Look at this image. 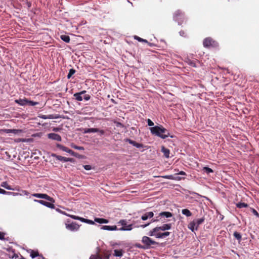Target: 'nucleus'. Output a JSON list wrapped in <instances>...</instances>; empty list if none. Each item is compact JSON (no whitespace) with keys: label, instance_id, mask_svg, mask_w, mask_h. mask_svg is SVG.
Listing matches in <instances>:
<instances>
[{"label":"nucleus","instance_id":"51","mask_svg":"<svg viewBox=\"0 0 259 259\" xmlns=\"http://www.w3.org/2000/svg\"><path fill=\"white\" fill-rule=\"evenodd\" d=\"M115 125L117 127H124V125L123 124H122L121 122H115Z\"/></svg>","mask_w":259,"mask_h":259},{"label":"nucleus","instance_id":"16","mask_svg":"<svg viewBox=\"0 0 259 259\" xmlns=\"http://www.w3.org/2000/svg\"><path fill=\"white\" fill-rule=\"evenodd\" d=\"M159 231H164L166 230H170L171 228V224H165L160 227H157Z\"/></svg>","mask_w":259,"mask_h":259},{"label":"nucleus","instance_id":"23","mask_svg":"<svg viewBox=\"0 0 259 259\" xmlns=\"http://www.w3.org/2000/svg\"><path fill=\"white\" fill-rule=\"evenodd\" d=\"M170 234V232H165L163 233L157 232L156 234V238H163L167 236H168Z\"/></svg>","mask_w":259,"mask_h":259},{"label":"nucleus","instance_id":"60","mask_svg":"<svg viewBox=\"0 0 259 259\" xmlns=\"http://www.w3.org/2000/svg\"><path fill=\"white\" fill-rule=\"evenodd\" d=\"M66 215L68 216V217H69L71 218L72 219H74V220L75 216V215H70V214H67V213H66Z\"/></svg>","mask_w":259,"mask_h":259},{"label":"nucleus","instance_id":"59","mask_svg":"<svg viewBox=\"0 0 259 259\" xmlns=\"http://www.w3.org/2000/svg\"><path fill=\"white\" fill-rule=\"evenodd\" d=\"M86 219L80 217L79 221L81 222L85 223Z\"/></svg>","mask_w":259,"mask_h":259},{"label":"nucleus","instance_id":"55","mask_svg":"<svg viewBox=\"0 0 259 259\" xmlns=\"http://www.w3.org/2000/svg\"><path fill=\"white\" fill-rule=\"evenodd\" d=\"M56 210L60 213H61L64 215H66V213L65 212V211H62L61 210H60V209L59 208H56Z\"/></svg>","mask_w":259,"mask_h":259},{"label":"nucleus","instance_id":"36","mask_svg":"<svg viewBox=\"0 0 259 259\" xmlns=\"http://www.w3.org/2000/svg\"><path fill=\"white\" fill-rule=\"evenodd\" d=\"M203 171L204 173H206V174H209L210 173H212L213 172V170L207 167V166H205L203 168Z\"/></svg>","mask_w":259,"mask_h":259},{"label":"nucleus","instance_id":"38","mask_svg":"<svg viewBox=\"0 0 259 259\" xmlns=\"http://www.w3.org/2000/svg\"><path fill=\"white\" fill-rule=\"evenodd\" d=\"M89 259H102V257L98 254H91Z\"/></svg>","mask_w":259,"mask_h":259},{"label":"nucleus","instance_id":"37","mask_svg":"<svg viewBox=\"0 0 259 259\" xmlns=\"http://www.w3.org/2000/svg\"><path fill=\"white\" fill-rule=\"evenodd\" d=\"M76 71L74 69L71 68L69 70V72L67 74V77L69 79L71 76L75 73Z\"/></svg>","mask_w":259,"mask_h":259},{"label":"nucleus","instance_id":"10","mask_svg":"<svg viewBox=\"0 0 259 259\" xmlns=\"http://www.w3.org/2000/svg\"><path fill=\"white\" fill-rule=\"evenodd\" d=\"M33 201H34V202L41 204V205H43L48 208H50L52 209H55V206L54 204H53L54 202H49L46 201L45 200H38V199H34Z\"/></svg>","mask_w":259,"mask_h":259},{"label":"nucleus","instance_id":"19","mask_svg":"<svg viewBox=\"0 0 259 259\" xmlns=\"http://www.w3.org/2000/svg\"><path fill=\"white\" fill-rule=\"evenodd\" d=\"M159 216L162 218H168L172 216V213L169 211H162L159 213Z\"/></svg>","mask_w":259,"mask_h":259},{"label":"nucleus","instance_id":"26","mask_svg":"<svg viewBox=\"0 0 259 259\" xmlns=\"http://www.w3.org/2000/svg\"><path fill=\"white\" fill-rule=\"evenodd\" d=\"M161 152L163 153L164 156L166 158H169V153L170 151L167 148H165L164 147L162 146L161 148Z\"/></svg>","mask_w":259,"mask_h":259},{"label":"nucleus","instance_id":"58","mask_svg":"<svg viewBox=\"0 0 259 259\" xmlns=\"http://www.w3.org/2000/svg\"><path fill=\"white\" fill-rule=\"evenodd\" d=\"M180 35L182 36H185V32L183 30H181L179 32Z\"/></svg>","mask_w":259,"mask_h":259},{"label":"nucleus","instance_id":"40","mask_svg":"<svg viewBox=\"0 0 259 259\" xmlns=\"http://www.w3.org/2000/svg\"><path fill=\"white\" fill-rule=\"evenodd\" d=\"M134 246L137 247V248H140V249H146V247H145V244H144L143 245H141V244L140 243H136L135 245H134Z\"/></svg>","mask_w":259,"mask_h":259},{"label":"nucleus","instance_id":"61","mask_svg":"<svg viewBox=\"0 0 259 259\" xmlns=\"http://www.w3.org/2000/svg\"><path fill=\"white\" fill-rule=\"evenodd\" d=\"M159 221V219H152L151 220V221L150 223H151L152 222H158Z\"/></svg>","mask_w":259,"mask_h":259},{"label":"nucleus","instance_id":"45","mask_svg":"<svg viewBox=\"0 0 259 259\" xmlns=\"http://www.w3.org/2000/svg\"><path fill=\"white\" fill-rule=\"evenodd\" d=\"M95 220L93 221L91 220L87 219L85 220V223L90 224V225H95Z\"/></svg>","mask_w":259,"mask_h":259},{"label":"nucleus","instance_id":"62","mask_svg":"<svg viewBox=\"0 0 259 259\" xmlns=\"http://www.w3.org/2000/svg\"><path fill=\"white\" fill-rule=\"evenodd\" d=\"M27 6L28 8H30L31 6V3L30 2H27Z\"/></svg>","mask_w":259,"mask_h":259},{"label":"nucleus","instance_id":"18","mask_svg":"<svg viewBox=\"0 0 259 259\" xmlns=\"http://www.w3.org/2000/svg\"><path fill=\"white\" fill-rule=\"evenodd\" d=\"M6 133H13L15 135H18L22 133V130L19 129H7L5 130Z\"/></svg>","mask_w":259,"mask_h":259},{"label":"nucleus","instance_id":"64","mask_svg":"<svg viewBox=\"0 0 259 259\" xmlns=\"http://www.w3.org/2000/svg\"><path fill=\"white\" fill-rule=\"evenodd\" d=\"M39 257H40L39 259H46L42 255H39Z\"/></svg>","mask_w":259,"mask_h":259},{"label":"nucleus","instance_id":"17","mask_svg":"<svg viewBox=\"0 0 259 259\" xmlns=\"http://www.w3.org/2000/svg\"><path fill=\"white\" fill-rule=\"evenodd\" d=\"M15 102L19 105L25 106L27 105L28 100L26 98L24 99H19L15 100Z\"/></svg>","mask_w":259,"mask_h":259},{"label":"nucleus","instance_id":"44","mask_svg":"<svg viewBox=\"0 0 259 259\" xmlns=\"http://www.w3.org/2000/svg\"><path fill=\"white\" fill-rule=\"evenodd\" d=\"M146 121L148 126L153 127L154 122L150 119H147Z\"/></svg>","mask_w":259,"mask_h":259},{"label":"nucleus","instance_id":"28","mask_svg":"<svg viewBox=\"0 0 259 259\" xmlns=\"http://www.w3.org/2000/svg\"><path fill=\"white\" fill-rule=\"evenodd\" d=\"M182 213L187 217H191L192 214V212L187 208L183 209L182 210Z\"/></svg>","mask_w":259,"mask_h":259},{"label":"nucleus","instance_id":"14","mask_svg":"<svg viewBox=\"0 0 259 259\" xmlns=\"http://www.w3.org/2000/svg\"><path fill=\"white\" fill-rule=\"evenodd\" d=\"M38 117L41 119H59L61 117L59 114L39 115Z\"/></svg>","mask_w":259,"mask_h":259},{"label":"nucleus","instance_id":"3","mask_svg":"<svg viewBox=\"0 0 259 259\" xmlns=\"http://www.w3.org/2000/svg\"><path fill=\"white\" fill-rule=\"evenodd\" d=\"M142 242L145 244V247L146 249L150 248H154V245H158L159 243L154 240H152L151 238L144 236L142 238Z\"/></svg>","mask_w":259,"mask_h":259},{"label":"nucleus","instance_id":"8","mask_svg":"<svg viewBox=\"0 0 259 259\" xmlns=\"http://www.w3.org/2000/svg\"><path fill=\"white\" fill-rule=\"evenodd\" d=\"M124 141L126 142H128L129 144L132 145L133 146L136 147L138 149L142 148L143 149L140 150L141 152H143L145 150V149H144L143 148L146 147V146H144L143 144L138 143L136 141L132 140L129 138L124 139Z\"/></svg>","mask_w":259,"mask_h":259},{"label":"nucleus","instance_id":"4","mask_svg":"<svg viewBox=\"0 0 259 259\" xmlns=\"http://www.w3.org/2000/svg\"><path fill=\"white\" fill-rule=\"evenodd\" d=\"M173 19L181 25L186 19L184 14L180 10H177L174 14Z\"/></svg>","mask_w":259,"mask_h":259},{"label":"nucleus","instance_id":"41","mask_svg":"<svg viewBox=\"0 0 259 259\" xmlns=\"http://www.w3.org/2000/svg\"><path fill=\"white\" fill-rule=\"evenodd\" d=\"M71 147L73 148L76 149V150H84V148L82 146H78L75 145H72Z\"/></svg>","mask_w":259,"mask_h":259},{"label":"nucleus","instance_id":"63","mask_svg":"<svg viewBox=\"0 0 259 259\" xmlns=\"http://www.w3.org/2000/svg\"><path fill=\"white\" fill-rule=\"evenodd\" d=\"M72 156H75L76 157H79V155H78V154L75 152H74V155H73Z\"/></svg>","mask_w":259,"mask_h":259},{"label":"nucleus","instance_id":"11","mask_svg":"<svg viewBox=\"0 0 259 259\" xmlns=\"http://www.w3.org/2000/svg\"><path fill=\"white\" fill-rule=\"evenodd\" d=\"M66 228L71 231H77L79 228V225L76 222H72L70 224H66Z\"/></svg>","mask_w":259,"mask_h":259},{"label":"nucleus","instance_id":"48","mask_svg":"<svg viewBox=\"0 0 259 259\" xmlns=\"http://www.w3.org/2000/svg\"><path fill=\"white\" fill-rule=\"evenodd\" d=\"M251 212L254 215L259 218V213L254 208H251Z\"/></svg>","mask_w":259,"mask_h":259},{"label":"nucleus","instance_id":"39","mask_svg":"<svg viewBox=\"0 0 259 259\" xmlns=\"http://www.w3.org/2000/svg\"><path fill=\"white\" fill-rule=\"evenodd\" d=\"M134 38L140 42H147V43L148 42V41L147 40L143 39V38H142L138 36H136V35H135L134 36Z\"/></svg>","mask_w":259,"mask_h":259},{"label":"nucleus","instance_id":"43","mask_svg":"<svg viewBox=\"0 0 259 259\" xmlns=\"http://www.w3.org/2000/svg\"><path fill=\"white\" fill-rule=\"evenodd\" d=\"M148 219H149V215L148 214V213L147 212H146L145 213H144L143 215H142L141 217V219L143 220V221H146Z\"/></svg>","mask_w":259,"mask_h":259},{"label":"nucleus","instance_id":"56","mask_svg":"<svg viewBox=\"0 0 259 259\" xmlns=\"http://www.w3.org/2000/svg\"><path fill=\"white\" fill-rule=\"evenodd\" d=\"M150 224H151V223H147V224H145L144 225H141V227H142V228H145L148 227Z\"/></svg>","mask_w":259,"mask_h":259},{"label":"nucleus","instance_id":"31","mask_svg":"<svg viewBox=\"0 0 259 259\" xmlns=\"http://www.w3.org/2000/svg\"><path fill=\"white\" fill-rule=\"evenodd\" d=\"M114 252V255L115 256L121 257L123 255V251L121 249H115Z\"/></svg>","mask_w":259,"mask_h":259},{"label":"nucleus","instance_id":"27","mask_svg":"<svg viewBox=\"0 0 259 259\" xmlns=\"http://www.w3.org/2000/svg\"><path fill=\"white\" fill-rule=\"evenodd\" d=\"M97 128H88L83 129V133L88 134V133H97Z\"/></svg>","mask_w":259,"mask_h":259},{"label":"nucleus","instance_id":"1","mask_svg":"<svg viewBox=\"0 0 259 259\" xmlns=\"http://www.w3.org/2000/svg\"><path fill=\"white\" fill-rule=\"evenodd\" d=\"M149 130L152 135L158 137L162 139H165L168 137L176 138V136L170 134L169 131L161 125L151 127Z\"/></svg>","mask_w":259,"mask_h":259},{"label":"nucleus","instance_id":"13","mask_svg":"<svg viewBox=\"0 0 259 259\" xmlns=\"http://www.w3.org/2000/svg\"><path fill=\"white\" fill-rule=\"evenodd\" d=\"M48 138L50 139L59 142L61 141L62 140V138L60 135L54 133H51L48 134Z\"/></svg>","mask_w":259,"mask_h":259},{"label":"nucleus","instance_id":"42","mask_svg":"<svg viewBox=\"0 0 259 259\" xmlns=\"http://www.w3.org/2000/svg\"><path fill=\"white\" fill-rule=\"evenodd\" d=\"M38 104V102H34L33 101H30V100H28V103H27V104L29 105V106H35L36 105H37Z\"/></svg>","mask_w":259,"mask_h":259},{"label":"nucleus","instance_id":"54","mask_svg":"<svg viewBox=\"0 0 259 259\" xmlns=\"http://www.w3.org/2000/svg\"><path fill=\"white\" fill-rule=\"evenodd\" d=\"M67 153H69L72 156L73 155H74V152L73 151H72V150L70 149H68V150H67Z\"/></svg>","mask_w":259,"mask_h":259},{"label":"nucleus","instance_id":"25","mask_svg":"<svg viewBox=\"0 0 259 259\" xmlns=\"http://www.w3.org/2000/svg\"><path fill=\"white\" fill-rule=\"evenodd\" d=\"M159 231L157 227L153 228L152 230H150L148 233V235L150 236H155L156 238V234Z\"/></svg>","mask_w":259,"mask_h":259},{"label":"nucleus","instance_id":"33","mask_svg":"<svg viewBox=\"0 0 259 259\" xmlns=\"http://www.w3.org/2000/svg\"><path fill=\"white\" fill-rule=\"evenodd\" d=\"M233 236L237 240H238L239 242H240L242 239L241 234L237 231L234 232Z\"/></svg>","mask_w":259,"mask_h":259},{"label":"nucleus","instance_id":"12","mask_svg":"<svg viewBox=\"0 0 259 259\" xmlns=\"http://www.w3.org/2000/svg\"><path fill=\"white\" fill-rule=\"evenodd\" d=\"M215 41H213L210 37H207L203 40V46L205 48H208L210 47H214Z\"/></svg>","mask_w":259,"mask_h":259},{"label":"nucleus","instance_id":"29","mask_svg":"<svg viewBox=\"0 0 259 259\" xmlns=\"http://www.w3.org/2000/svg\"><path fill=\"white\" fill-rule=\"evenodd\" d=\"M73 96L77 101H82L83 100L82 95H81V93H79V92L74 94Z\"/></svg>","mask_w":259,"mask_h":259},{"label":"nucleus","instance_id":"35","mask_svg":"<svg viewBox=\"0 0 259 259\" xmlns=\"http://www.w3.org/2000/svg\"><path fill=\"white\" fill-rule=\"evenodd\" d=\"M30 256L32 258H34L39 256L38 252L37 251L31 250Z\"/></svg>","mask_w":259,"mask_h":259},{"label":"nucleus","instance_id":"2","mask_svg":"<svg viewBox=\"0 0 259 259\" xmlns=\"http://www.w3.org/2000/svg\"><path fill=\"white\" fill-rule=\"evenodd\" d=\"M205 219L204 217L198 219H194L192 222H191L188 225V228L190 229L192 232H194L195 231L198 230L199 225L203 224L204 222Z\"/></svg>","mask_w":259,"mask_h":259},{"label":"nucleus","instance_id":"52","mask_svg":"<svg viewBox=\"0 0 259 259\" xmlns=\"http://www.w3.org/2000/svg\"><path fill=\"white\" fill-rule=\"evenodd\" d=\"M111 254L110 253H105L104 254V257H102V259H109Z\"/></svg>","mask_w":259,"mask_h":259},{"label":"nucleus","instance_id":"6","mask_svg":"<svg viewBox=\"0 0 259 259\" xmlns=\"http://www.w3.org/2000/svg\"><path fill=\"white\" fill-rule=\"evenodd\" d=\"M126 221L125 220H120L118 223L121 224L122 226L118 229V230L119 231H131L133 229V225L130 224L127 225L126 224Z\"/></svg>","mask_w":259,"mask_h":259},{"label":"nucleus","instance_id":"50","mask_svg":"<svg viewBox=\"0 0 259 259\" xmlns=\"http://www.w3.org/2000/svg\"><path fill=\"white\" fill-rule=\"evenodd\" d=\"M83 167L87 170H91L92 168V166L90 165H83Z\"/></svg>","mask_w":259,"mask_h":259},{"label":"nucleus","instance_id":"47","mask_svg":"<svg viewBox=\"0 0 259 259\" xmlns=\"http://www.w3.org/2000/svg\"><path fill=\"white\" fill-rule=\"evenodd\" d=\"M97 130L98 131L97 133H99L100 136H101L104 135L105 134V131L103 130H100L99 128H97Z\"/></svg>","mask_w":259,"mask_h":259},{"label":"nucleus","instance_id":"5","mask_svg":"<svg viewBox=\"0 0 259 259\" xmlns=\"http://www.w3.org/2000/svg\"><path fill=\"white\" fill-rule=\"evenodd\" d=\"M0 194H3V195H12L13 196H19V195L20 196L28 195L29 194V192H28L26 190H22L21 193L9 192V191H6L5 190L0 188Z\"/></svg>","mask_w":259,"mask_h":259},{"label":"nucleus","instance_id":"34","mask_svg":"<svg viewBox=\"0 0 259 259\" xmlns=\"http://www.w3.org/2000/svg\"><path fill=\"white\" fill-rule=\"evenodd\" d=\"M236 207L239 208L247 207L248 204L244 202H238L236 204Z\"/></svg>","mask_w":259,"mask_h":259},{"label":"nucleus","instance_id":"15","mask_svg":"<svg viewBox=\"0 0 259 259\" xmlns=\"http://www.w3.org/2000/svg\"><path fill=\"white\" fill-rule=\"evenodd\" d=\"M100 229L104 230L107 231H116L118 230V228L116 226H101Z\"/></svg>","mask_w":259,"mask_h":259},{"label":"nucleus","instance_id":"53","mask_svg":"<svg viewBox=\"0 0 259 259\" xmlns=\"http://www.w3.org/2000/svg\"><path fill=\"white\" fill-rule=\"evenodd\" d=\"M148 214L149 215V219H151L153 217L154 213L152 211L147 212Z\"/></svg>","mask_w":259,"mask_h":259},{"label":"nucleus","instance_id":"57","mask_svg":"<svg viewBox=\"0 0 259 259\" xmlns=\"http://www.w3.org/2000/svg\"><path fill=\"white\" fill-rule=\"evenodd\" d=\"M177 174L178 175H183V176H186V172L185 171H180Z\"/></svg>","mask_w":259,"mask_h":259},{"label":"nucleus","instance_id":"24","mask_svg":"<svg viewBox=\"0 0 259 259\" xmlns=\"http://www.w3.org/2000/svg\"><path fill=\"white\" fill-rule=\"evenodd\" d=\"M162 178L168 179V180H180L181 178L179 177H175L173 175H165L161 176Z\"/></svg>","mask_w":259,"mask_h":259},{"label":"nucleus","instance_id":"20","mask_svg":"<svg viewBox=\"0 0 259 259\" xmlns=\"http://www.w3.org/2000/svg\"><path fill=\"white\" fill-rule=\"evenodd\" d=\"M1 186L3 188H5V189L9 190H19V189L17 188H13L11 187L7 182H3L1 184Z\"/></svg>","mask_w":259,"mask_h":259},{"label":"nucleus","instance_id":"30","mask_svg":"<svg viewBox=\"0 0 259 259\" xmlns=\"http://www.w3.org/2000/svg\"><path fill=\"white\" fill-rule=\"evenodd\" d=\"M60 38L61 40H62L66 43H69L70 40L69 36L67 35H61L60 36Z\"/></svg>","mask_w":259,"mask_h":259},{"label":"nucleus","instance_id":"46","mask_svg":"<svg viewBox=\"0 0 259 259\" xmlns=\"http://www.w3.org/2000/svg\"><path fill=\"white\" fill-rule=\"evenodd\" d=\"M5 233L0 231V240H7V239H6L5 238Z\"/></svg>","mask_w":259,"mask_h":259},{"label":"nucleus","instance_id":"7","mask_svg":"<svg viewBox=\"0 0 259 259\" xmlns=\"http://www.w3.org/2000/svg\"><path fill=\"white\" fill-rule=\"evenodd\" d=\"M51 156L53 157H55L56 158V159H57L60 161L63 162H71L72 163H74L75 161V160L74 158H67V157H63V156H62L60 155H58L55 153H52L51 154Z\"/></svg>","mask_w":259,"mask_h":259},{"label":"nucleus","instance_id":"9","mask_svg":"<svg viewBox=\"0 0 259 259\" xmlns=\"http://www.w3.org/2000/svg\"><path fill=\"white\" fill-rule=\"evenodd\" d=\"M32 196L33 197H36V198L46 199V200L49 201L50 202H55L54 199L52 197H51L50 196L47 195V194L34 193V194H32Z\"/></svg>","mask_w":259,"mask_h":259},{"label":"nucleus","instance_id":"21","mask_svg":"<svg viewBox=\"0 0 259 259\" xmlns=\"http://www.w3.org/2000/svg\"><path fill=\"white\" fill-rule=\"evenodd\" d=\"M187 62L189 65L193 67H197L198 66L197 64L199 63V61L197 60H193L191 59H188Z\"/></svg>","mask_w":259,"mask_h":259},{"label":"nucleus","instance_id":"32","mask_svg":"<svg viewBox=\"0 0 259 259\" xmlns=\"http://www.w3.org/2000/svg\"><path fill=\"white\" fill-rule=\"evenodd\" d=\"M56 147H57V148H59L60 150H61L63 151L66 152H67V150L69 149L67 147H66L60 144H58V143L56 144Z\"/></svg>","mask_w":259,"mask_h":259},{"label":"nucleus","instance_id":"22","mask_svg":"<svg viewBox=\"0 0 259 259\" xmlns=\"http://www.w3.org/2000/svg\"><path fill=\"white\" fill-rule=\"evenodd\" d=\"M95 222L100 224H107L109 223V220L104 218H95Z\"/></svg>","mask_w":259,"mask_h":259},{"label":"nucleus","instance_id":"49","mask_svg":"<svg viewBox=\"0 0 259 259\" xmlns=\"http://www.w3.org/2000/svg\"><path fill=\"white\" fill-rule=\"evenodd\" d=\"M83 99L85 101H89L91 99V96L90 95L85 94L83 96Z\"/></svg>","mask_w":259,"mask_h":259}]
</instances>
